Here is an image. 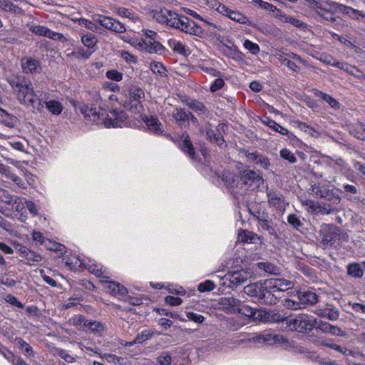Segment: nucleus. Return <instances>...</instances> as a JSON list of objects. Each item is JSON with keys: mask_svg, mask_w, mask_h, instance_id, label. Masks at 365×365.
Listing matches in <instances>:
<instances>
[{"mask_svg": "<svg viewBox=\"0 0 365 365\" xmlns=\"http://www.w3.org/2000/svg\"><path fill=\"white\" fill-rule=\"evenodd\" d=\"M80 110L86 119L96 125H103L106 128H121L125 125V113L117 109L107 112V109L101 105L97 110L93 104H83Z\"/></svg>", "mask_w": 365, "mask_h": 365, "instance_id": "3", "label": "nucleus"}, {"mask_svg": "<svg viewBox=\"0 0 365 365\" xmlns=\"http://www.w3.org/2000/svg\"><path fill=\"white\" fill-rule=\"evenodd\" d=\"M319 315H321L324 317H327L330 320H336L339 317V312L337 310L331 309H324L323 311H321L320 313H319Z\"/></svg>", "mask_w": 365, "mask_h": 365, "instance_id": "57", "label": "nucleus"}, {"mask_svg": "<svg viewBox=\"0 0 365 365\" xmlns=\"http://www.w3.org/2000/svg\"><path fill=\"white\" fill-rule=\"evenodd\" d=\"M169 47L175 53L183 56H187L190 54V51L182 41L175 38H171L168 41Z\"/></svg>", "mask_w": 365, "mask_h": 365, "instance_id": "25", "label": "nucleus"}, {"mask_svg": "<svg viewBox=\"0 0 365 365\" xmlns=\"http://www.w3.org/2000/svg\"><path fill=\"white\" fill-rule=\"evenodd\" d=\"M81 41L83 46L93 51L97 50L98 38L91 32L81 31Z\"/></svg>", "mask_w": 365, "mask_h": 365, "instance_id": "21", "label": "nucleus"}, {"mask_svg": "<svg viewBox=\"0 0 365 365\" xmlns=\"http://www.w3.org/2000/svg\"><path fill=\"white\" fill-rule=\"evenodd\" d=\"M123 107L130 110L141 108L142 102L145 98L144 91L137 86H131L128 94H125Z\"/></svg>", "mask_w": 365, "mask_h": 365, "instance_id": "5", "label": "nucleus"}, {"mask_svg": "<svg viewBox=\"0 0 365 365\" xmlns=\"http://www.w3.org/2000/svg\"><path fill=\"white\" fill-rule=\"evenodd\" d=\"M316 94L318 97L321 98L324 101L327 102L331 108L335 109L339 108V103L330 95L323 93L322 91H318V93H317Z\"/></svg>", "mask_w": 365, "mask_h": 365, "instance_id": "42", "label": "nucleus"}, {"mask_svg": "<svg viewBox=\"0 0 365 365\" xmlns=\"http://www.w3.org/2000/svg\"><path fill=\"white\" fill-rule=\"evenodd\" d=\"M93 19L102 26L116 33L121 34L126 31L124 24L115 19L103 15H95Z\"/></svg>", "mask_w": 365, "mask_h": 365, "instance_id": "10", "label": "nucleus"}, {"mask_svg": "<svg viewBox=\"0 0 365 365\" xmlns=\"http://www.w3.org/2000/svg\"><path fill=\"white\" fill-rule=\"evenodd\" d=\"M240 181L246 190H255L264 184L262 177L252 170H245L241 173Z\"/></svg>", "mask_w": 365, "mask_h": 365, "instance_id": "8", "label": "nucleus"}, {"mask_svg": "<svg viewBox=\"0 0 365 365\" xmlns=\"http://www.w3.org/2000/svg\"><path fill=\"white\" fill-rule=\"evenodd\" d=\"M329 165L336 170L339 171H341L346 168V163L341 158H339L335 160H330Z\"/></svg>", "mask_w": 365, "mask_h": 365, "instance_id": "61", "label": "nucleus"}, {"mask_svg": "<svg viewBox=\"0 0 365 365\" xmlns=\"http://www.w3.org/2000/svg\"><path fill=\"white\" fill-rule=\"evenodd\" d=\"M83 267L101 279L110 278L107 269L94 260L88 259L87 262L85 260Z\"/></svg>", "mask_w": 365, "mask_h": 365, "instance_id": "17", "label": "nucleus"}, {"mask_svg": "<svg viewBox=\"0 0 365 365\" xmlns=\"http://www.w3.org/2000/svg\"><path fill=\"white\" fill-rule=\"evenodd\" d=\"M279 19L282 22L289 23V24L294 26L297 28L303 29V28L306 27V24L304 23L300 19L293 17L292 16L285 14H281L279 15Z\"/></svg>", "mask_w": 365, "mask_h": 365, "instance_id": "33", "label": "nucleus"}, {"mask_svg": "<svg viewBox=\"0 0 365 365\" xmlns=\"http://www.w3.org/2000/svg\"><path fill=\"white\" fill-rule=\"evenodd\" d=\"M143 40V51L150 53H162L164 51L163 46L158 41V34L152 30H142Z\"/></svg>", "mask_w": 365, "mask_h": 365, "instance_id": "7", "label": "nucleus"}, {"mask_svg": "<svg viewBox=\"0 0 365 365\" xmlns=\"http://www.w3.org/2000/svg\"><path fill=\"white\" fill-rule=\"evenodd\" d=\"M182 138L181 145L182 151L187 153L190 158L194 159L195 153L189 136L187 135H182Z\"/></svg>", "mask_w": 365, "mask_h": 365, "instance_id": "37", "label": "nucleus"}, {"mask_svg": "<svg viewBox=\"0 0 365 365\" xmlns=\"http://www.w3.org/2000/svg\"><path fill=\"white\" fill-rule=\"evenodd\" d=\"M287 222L294 229H299L303 225L296 214H289L287 217Z\"/></svg>", "mask_w": 365, "mask_h": 365, "instance_id": "58", "label": "nucleus"}, {"mask_svg": "<svg viewBox=\"0 0 365 365\" xmlns=\"http://www.w3.org/2000/svg\"><path fill=\"white\" fill-rule=\"evenodd\" d=\"M347 274L355 278H361L363 276L364 272L360 264L356 262L351 263L346 267Z\"/></svg>", "mask_w": 365, "mask_h": 365, "instance_id": "34", "label": "nucleus"}, {"mask_svg": "<svg viewBox=\"0 0 365 365\" xmlns=\"http://www.w3.org/2000/svg\"><path fill=\"white\" fill-rule=\"evenodd\" d=\"M321 243L325 247H331L339 240L340 230L335 226L326 225L320 231Z\"/></svg>", "mask_w": 365, "mask_h": 365, "instance_id": "9", "label": "nucleus"}, {"mask_svg": "<svg viewBox=\"0 0 365 365\" xmlns=\"http://www.w3.org/2000/svg\"><path fill=\"white\" fill-rule=\"evenodd\" d=\"M262 122L264 124L267 125L268 127L272 128L275 132H277L283 135H288L289 133V130L287 128L282 127L276 121L269 118V117H266Z\"/></svg>", "mask_w": 365, "mask_h": 365, "instance_id": "31", "label": "nucleus"}, {"mask_svg": "<svg viewBox=\"0 0 365 365\" xmlns=\"http://www.w3.org/2000/svg\"><path fill=\"white\" fill-rule=\"evenodd\" d=\"M280 156L290 163H295L297 160L294 155L288 149L284 148L280 151Z\"/></svg>", "mask_w": 365, "mask_h": 365, "instance_id": "64", "label": "nucleus"}, {"mask_svg": "<svg viewBox=\"0 0 365 365\" xmlns=\"http://www.w3.org/2000/svg\"><path fill=\"white\" fill-rule=\"evenodd\" d=\"M21 65L23 72L26 74H38L42 70L40 61L31 56L22 58Z\"/></svg>", "mask_w": 365, "mask_h": 365, "instance_id": "14", "label": "nucleus"}, {"mask_svg": "<svg viewBox=\"0 0 365 365\" xmlns=\"http://www.w3.org/2000/svg\"><path fill=\"white\" fill-rule=\"evenodd\" d=\"M71 21L93 32L96 31L98 28L93 21L85 18H73Z\"/></svg>", "mask_w": 365, "mask_h": 365, "instance_id": "36", "label": "nucleus"}, {"mask_svg": "<svg viewBox=\"0 0 365 365\" xmlns=\"http://www.w3.org/2000/svg\"><path fill=\"white\" fill-rule=\"evenodd\" d=\"M171 361V356L168 352L162 353L157 357V361L160 364V365H170Z\"/></svg>", "mask_w": 365, "mask_h": 365, "instance_id": "62", "label": "nucleus"}, {"mask_svg": "<svg viewBox=\"0 0 365 365\" xmlns=\"http://www.w3.org/2000/svg\"><path fill=\"white\" fill-rule=\"evenodd\" d=\"M225 277L230 282V284L237 287L238 285H241L251 278L252 273L247 269H240L230 272Z\"/></svg>", "mask_w": 365, "mask_h": 365, "instance_id": "16", "label": "nucleus"}, {"mask_svg": "<svg viewBox=\"0 0 365 365\" xmlns=\"http://www.w3.org/2000/svg\"><path fill=\"white\" fill-rule=\"evenodd\" d=\"M294 286L291 280L282 278L267 279L260 283L250 284L244 287V292L256 297L260 303L275 304L279 297L276 293L284 292Z\"/></svg>", "mask_w": 365, "mask_h": 365, "instance_id": "1", "label": "nucleus"}, {"mask_svg": "<svg viewBox=\"0 0 365 365\" xmlns=\"http://www.w3.org/2000/svg\"><path fill=\"white\" fill-rule=\"evenodd\" d=\"M332 9L339 10L344 14H347L349 16L354 17L357 15L363 16L361 11L356 10L350 6H345L338 3H332Z\"/></svg>", "mask_w": 365, "mask_h": 365, "instance_id": "30", "label": "nucleus"}, {"mask_svg": "<svg viewBox=\"0 0 365 365\" xmlns=\"http://www.w3.org/2000/svg\"><path fill=\"white\" fill-rule=\"evenodd\" d=\"M101 282L104 284L106 291L115 297H122L128 293L127 289L118 282L108 281V279H101Z\"/></svg>", "mask_w": 365, "mask_h": 365, "instance_id": "18", "label": "nucleus"}, {"mask_svg": "<svg viewBox=\"0 0 365 365\" xmlns=\"http://www.w3.org/2000/svg\"><path fill=\"white\" fill-rule=\"evenodd\" d=\"M336 68H339L344 71L345 72L352 74V75H355L354 71L359 72V71L355 66H351V65L348 64L347 63L339 62V63H336Z\"/></svg>", "mask_w": 365, "mask_h": 365, "instance_id": "59", "label": "nucleus"}, {"mask_svg": "<svg viewBox=\"0 0 365 365\" xmlns=\"http://www.w3.org/2000/svg\"><path fill=\"white\" fill-rule=\"evenodd\" d=\"M268 202L270 206L274 207L277 209H282L284 207V200L283 197L276 192H267Z\"/></svg>", "mask_w": 365, "mask_h": 365, "instance_id": "28", "label": "nucleus"}, {"mask_svg": "<svg viewBox=\"0 0 365 365\" xmlns=\"http://www.w3.org/2000/svg\"><path fill=\"white\" fill-rule=\"evenodd\" d=\"M170 15V11L166 9H160V11H156L154 13L153 17L160 24L167 25Z\"/></svg>", "mask_w": 365, "mask_h": 365, "instance_id": "40", "label": "nucleus"}, {"mask_svg": "<svg viewBox=\"0 0 365 365\" xmlns=\"http://www.w3.org/2000/svg\"><path fill=\"white\" fill-rule=\"evenodd\" d=\"M17 341L21 350L26 357H33L34 356L33 348L29 344L21 338L17 339Z\"/></svg>", "mask_w": 365, "mask_h": 365, "instance_id": "41", "label": "nucleus"}, {"mask_svg": "<svg viewBox=\"0 0 365 365\" xmlns=\"http://www.w3.org/2000/svg\"><path fill=\"white\" fill-rule=\"evenodd\" d=\"M258 267L267 273L276 274L279 272V267L270 262H259Z\"/></svg>", "mask_w": 365, "mask_h": 365, "instance_id": "49", "label": "nucleus"}, {"mask_svg": "<svg viewBox=\"0 0 365 365\" xmlns=\"http://www.w3.org/2000/svg\"><path fill=\"white\" fill-rule=\"evenodd\" d=\"M15 198L14 195H11L9 191L0 187V201L10 205Z\"/></svg>", "mask_w": 365, "mask_h": 365, "instance_id": "56", "label": "nucleus"}, {"mask_svg": "<svg viewBox=\"0 0 365 365\" xmlns=\"http://www.w3.org/2000/svg\"><path fill=\"white\" fill-rule=\"evenodd\" d=\"M182 16H180L170 11V15L169 16L167 26L179 29L182 21L184 20L182 19Z\"/></svg>", "mask_w": 365, "mask_h": 365, "instance_id": "38", "label": "nucleus"}, {"mask_svg": "<svg viewBox=\"0 0 365 365\" xmlns=\"http://www.w3.org/2000/svg\"><path fill=\"white\" fill-rule=\"evenodd\" d=\"M238 239L242 242L254 243L257 239H259V237L251 231L240 230L238 233Z\"/></svg>", "mask_w": 365, "mask_h": 365, "instance_id": "32", "label": "nucleus"}, {"mask_svg": "<svg viewBox=\"0 0 365 365\" xmlns=\"http://www.w3.org/2000/svg\"><path fill=\"white\" fill-rule=\"evenodd\" d=\"M19 252L20 257L24 258L29 264L39 262L42 259L40 254L29 250L25 246H21L19 249Z\"/></svg>", "mask_w": 365, "mask_h": 365, "instance_id": "22", "label": "nucleus"}, {"mask_svg": "<svg viewBox=\"0 0 365 365\" xmlns=\"http://www.w3.org/2000/svg\"><path fill=\"white\" fill-rule=\"evenodd\" d=\"M19 7L9 0H0V10L16 13Z\"/></svg>", "mask_w": 365, "mask_h": 365, "instance_id": "47", "label": "nucleus"}, {"mask_svg": "<svg viewBox=\"0 0 365 365\" xmlns=\"http://www.w3.org/2000/svg\"><path fill=\"white\" fill-rule=\"evenodd\" d=\"M86 327L99 336L103 335L105 331L104 325L98 321H88V324H86Z\"/></svg>", "mask_w": 365, "mask_h": 365, "instance_id": "35", "label": "nucleus"}, {"mask_svg": "<svg viewBox=\"0 0 365 365\" xmlns=\"http://www.w3.org/2000/svg\"><path fill=\"white\" fill-rule=\"evenodd\" d=\"M45 105L46 109L54 115H59L63 109L62 103L57 100H43V106Z\"/></svg>", "mask_w": 365, "mask_h": 365, "instance_id": "29", "label": "nucleus"}, {"mask_svg": "<svg viewBox=\"0 0 365 365\" xmlns=\"http://www.w3.org/2000/svg\"><path fill=\"white\" fill-rule=\"evenodd\" d=\"M297 297L300 302L305 305H313L318 302L319 296L312 291L299 292Z\"/></svg>", "mask_w": 365, "mask_h": 365, "instance_id": "26", "label": "nucleus"}, {"mask_svg": "<svg viewBox=\"0 0 365 365\" xmlns=\"http://www.w3.org/2000/svg\"><path fill=\"white\" fill-rule=\"evenodd\" d=\"M7 82L16 94L19 102L24 106L31 107L41 112L43 109V100H48L50 94L47 91L34 90L30 80L25 77L16 76L7 78Z\"/></svg>", "mask_w": 365, "mask_h": 365, "instance_id": "2", "label": "nucleus"}, {"mask_svg": "<svg viewBox=\"0 0 365 365\" xmlns=\"http://www.w3.org/2000/svg\"><path fill=\"white\" fill-rule=\"evenodd\" d=\"M29 30L36 35L45 36L55 41L61 42H64L66 41V38L62 34L53 31L43 26L32 25L30 26Z\"/></svg>", "mask_w": 365, "mask_h": 365, "instance_id": "15", "label": "nucleus"}, {"mask_svg": "<svg viewBox=\"0 0 365 365\" xmlns=\"http://www.w3.org/2000/svg\"><path fill=\"white\" fill-rule=\"evenodd\" d=\"M287 324L292 329L298 332H307L312 330L317 324V319L311 315L300 314L287 320Z\"/></svg>", "mask_w": 365, "mask_h": 365, "instance_id": "4", "label": "nucleus"}, {"mask_svg": "<svg viewBox=\"0 0 365 365\" xmlns=\"http://www.w3.org/2000/svg\"><path fill=\"white\" fill-rule=\"evenodd\" d=\"M0 354L13 365L14 364L17 356L2 344H0Z\"/></svg>", "mask_w": 365, "mask_h": 365, "instance_id": "50", "label": "nucleus"}, {"mask_svg": "<svg viewBox=\"0 0 365 365\" xmlns=\"http://www.w3.org/2000/svg\"><path fill=\"white\" fill-rule=\"evenodd\" d=\"M225 86V82L222 77L217 78L210 84V91L211 93H215L221 90Z\"/></svg>", "mask_w": 365, "mask_h": 365, "instance_id": "53", "label": "nucleus"}, {"mask_svg": "<svg viewBox=\"0 0 365 365\" xmlns=\"http://www.w3.org/2000/svg\"><path fill=\"white\" fill-rule=\"evenodd\" d=\"M215 288V284L211 280H206L198 285V291L200 292L212 291Z\"/></svg>", "mask_w": 365, "mask_h": 365, "instance_id": "60", "label": "nucleus"}, {"mask_svg": "<svg viewBox=\"0 0 365 365\" xmlns=\"http://www.w3.org/2000/svg\"><path fill=\"white\" fill-rule=\"evenodd\" d=\"M172 116L175 123L181 128H186L189 124L190 114H187V112L182 108H174Z\"/></svg>", "mask_w": 365, "mask_h": 365, "instance_id": "20", "label": "nucleus"}, {"mask_svg": "<svg viewBox=\"0 0 365 365\" xmlns=\"http://www.w3.org/2000/svg\"><path fill=\"white\" fill-rule=\"evenodd\" d=\"M300 202L303 207H305L307 211L312 215L316 214H329L331 211V206L327 204H320L309 199H301Z\"/></svg>", "mask_w": 365, "mask_h": 365, "instance_id": "12", "label": "nucleus"}, {"mask_svg": "<svg viewBox=\"0 0 365 365\" xmlns=\"http://www.w3.org/2000/svg\"><path fill=\"white\" fill-rule=\"evenodd\" d=\"M207 4L220 14L230 18L232 21L242 24H247L249 22L246 16L237 11L232 10L225 4H221L218 0H207Z\"/></svg>", "mask_w": 365, "mask_h": 365, "instance_id": "6", "label": "nucleus"}, {"mask_svg": "<svg viewBox=\"0 0 365 365\" xmlns=\"http://www.w3.org/2000/svg\"><path fill=\"white\" fill-rule=\"evenodd\" d=\"M118 14L122 17L128 18L132 21H135L136 19H138L137 14L132 10H130L126 8H119L118 9Z\"/></svg>", "mask_w": 365, "mask_h": 365, "instance_id": "51", "label": "nucleus"}, {"mask_svg": "<svg viewBox=\"0 0 365 365\" xmlns=\"http://www.w3.org/2000/svg\"><path fill=\"white\" fill-rule=\"evenodd\" d=\"M144 122L150 133L155 135H160L163 133L162 124L158 118L154 116L145 117Z\"/></svg>", "mask_w": 365, "mask_h": 365, "instance_id": "27", "label": "nucleus"}, {"mask_svg": "<svg viewBox=\"0 0 365 365\" xmlns=\"http://www.w3.org/2000/svg\"><path fill=\"white\" fill-rule=\"evenodd\" d=\"M227 128V125L220 123L218 125L217 130L211 128L207 130L206 135L207 138H209L211 142L215 143L218 145L222 146L225 143V140L223 139L222 134L220 133V130L224 131L225 128Z\"/></svg>", "mask_w": 365, "mask_h": 365, "instance_id": "23", "label": "nucleus"}, {"mask_svg": "<svg viewBox=\"0 0 365 365\" xmlns=\"http://www.w3.org/2000/svg\"><path fill=\"white\" fill-rule=\"evenodd\" d=\"M152 335V333L148 330L142 331L141 333L136 336L133 341L127 343L125 345L132 346L134 344H140L151 338Z\"/></svg>", "mask_w": 365, "mask_h": 365, "instance_id": "46", "label": "nucleus"}, {"mask_svg": "<svg viewBox=\"0 0 365 365\" xmlns=\"http://www.w3.org/2000/svg\"><path fill=\"white\" fill-rule=\"evenodd\" d=\"M106 76L110 80L120 82L123 80V74L115 69H110L106 71Z\"/></svg>", "mask_w": 365, "mask_h": 365, "instance_id": "52", "label": "nucleus"}, {"mask_svg": "<svg viewBox=\"0 0 365 365\" xmlns=\"http://www.w3.org/2000/svg\"><path fill=\"white\" fill-rule=\"evenodd\" d=\"M46 247L48 250H53L60 255H62L65 252L66 247L64 245L59 244L58 242L51 241L48 239L47 242L45 245Z\"/></svg>", "mask_w": 365, "mask_h": 365, "instance_id": "44", "label": "nucleus"}, {"mask_svg": "<svg viewBox=\"0 0 365 365\" xmlns=\"http://www.w3.org/2000/svg\"><path fill=\"white\" fill-rule=\"evenodd\" d=\"M116 93H114L113 94H110L108 96V101L112 104L111 108H109L108 106L106 109H107V112H109V110L112 109H117L118 111L122 112L121 110H119L116 107L113 108V106H115L116 105L123 106L124 103V99L122 98H119L116 94Z\"/></svg>", "mask_w": 365, "mask_h": 365, "instance_id": "45", "label": "nucleus"}, {"mask_svg": "<svg viewBox=\"0 0 365 365\" xmlns=\"http://www.w3.org/2000/svg\"><path fill=\"white\" fill-rule=\"evenodd\" d=\"M314 9L316 10L317 14L319 16H321L322 18H323L324 19H325L328 21H330L332 23H335V22L338 23L341 21V19H340L339 18L336 17L335 14H334V12L332 11L327 9L326 6H324L321 3L316 2Z\"/></svg>", "mask_w": 365, "mask_h": 365, "instance_id": "19", "label": "nucleus"}, {"mask_svg": "<svg viewBox=\"0 0 365 365\" xmlns=\"http://www.w3.org/2000/svg\"><path fill=\"white\" fill-rule=\"evenodd\" d=\"M150 68L151 71L155 73H158L160 76L166 75L167 70L165 67L160 62H152Z\"/></svg>", "mask_w": 365, "mask_h": 365, "instance_id": "54", "label": "nucleus"}, {"mask_svg": "<svg viewBox=\"0 0 365 365\" xmlns=\"http://www.w3.org/2000/svg\"><path fill=\"white\" fill-rule=\"evenodd\" d=\"M218 308L228 313L242 312V302L232 296L223 297L218 299Z\"/></svg>", "mask_w": 365, "mask_h": 365, "instance_id": "11", "label": "nucleus"}, {"mask_svg": "<svg viewBox=\"0 0 365 365\" xmlns=\"http://www.w3.org/2000/svg\"><path fill=\"white\" fill-rule=\"evenodd\" d=\"M5 178L12 180L16 185H18L21 188L26 189L27 187L26 184L23 181V180L20 177L11 173L10 167L9 168V173L8 175H5Z\"/></svg>", "mask_w": 365, "mask_h": 365, "instance_id": "48", "label": "nucleus"}, {"mask_svg": "<svg viewBox=\"0 0 365 365\" xmlns=\"http://www.w3.org/2000/svg\"><path fill=\"white\" fill-rule=\"evenodd\" d=\"M52 352L54 356L61 357L68 363L74 361V358L66 350L61 348H53Z\"/></svg>", "mask_w": 365, "mask_h": 365, "instance_id": "43", "label": "nucleus"}, {"mask_svg": "<svg viewBox=\"0 0 365 365\" xmlns=\"http://www.w3.org/2000/svg\"><path fill=\"white\" fill-rule=\"evenodd\" d=\"M182 19L184 20L179 30L198 38H203L205 36V30L201 26L196 24L195 21L190 20L186 16H182Z\"/></svg>", "mask_w": 365, "mask_h": 365, "instance_id": "13", "label": "nucleus"}, {"mask_svg": "<svg viewBox=\"0 0 365 365\" xmlns=\"http://www.w3.org/2000/svg\"><path fill=\"white\" fill-rule=\"evenodd\" d=\"M32 239L36 245H46L48 239H46L43 234L38 231H34L32 232Z\"/></svg>", "mask_w": 365, "mask_h": 365, "instance_id": "63", "label": "nucleus"}, {"mask_svg": "<svg viewBox=\"0 0 365 365\" xmlns=\"http://www.w3.org/2000/svg\"><path fill=\"white\" fill-rule=\"evenodd\" d=\"M94 53V51H91L86 48L83 47H78L75 51L72 52L71 56H74L77 59H88L89 57Z\"/></svg>", "mask_w": 365, "mask_h": 365, "instance_id": "39", "label": "nucleus"}, {"mask_svg": "<svg viewBox=\"0 0 365 365\" xmlns=\"http://www.w3.org/2000/svg\"><path fill=\"white\" fill-rule=\"evenodd\" d=\"M243 46L252 54H257L260 50L259 46L257 43H254L249 39H246L244 41Z\"/></svg>", "mask_w": 365, "mask_h": 365, "instance_id": "55", "label": "nucleus"}, {"mask_svg": "<svg viewBox=\"0 0 365 365\" xmlns=\"http://www.w3.org/2000/svg\"><path fill=\"white\" fill-rule=\"evenodd\" d=\"M65 266L70 270H77L84 265L85 259L76 255H66L63 258Z\"/></svg>", "mask_w": 365, "mask_h": 365, "instance_id": "24", "label": "nucleus"}]
</instances>
